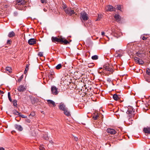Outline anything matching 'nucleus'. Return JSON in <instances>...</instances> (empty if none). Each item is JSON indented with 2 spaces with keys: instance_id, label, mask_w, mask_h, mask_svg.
Instances as JSON below:
<instances>
[{
  "instance_id": "nucleus-52",
  "label": "nucleus",
  "mask_w": 150,
  "mask_h": 150,
  "mask_svg": "<svg viewBox=\"0 0 150 150\" xmlns=\"http://www.w3.org/2000/svg\"><path fill=\"white\" fill-rule=\"evenodd\" d=\"M105 34V33L104 32H101V35H103Z\"/></svg>"
},
{
  "instance_id": "nucleus-2",
  "label": "nucleus",
  "mask_w": 150,
  "mask_h": 150,
  "mask_svg": "<svg viewBox=\"0 0 150 150\" xmlns=\"http://www.w3.org/2000/svg\"><path fill=\"white\" fill-rule=\"evenodd\" d=\"M134 111L133 110V108L130 106H129L128 107V110L127 112V113L129 115V118L128 120L132 121V120L131 119L132 117H134Z\"/></svg>"
},
{
  "instance_id": "nucleus-30",
  "label": "nucleus",
  "mask_w": 150,
  "mask_h": 150,
  "mask_svg": "<svg viewBox=\"0 0 150 150\" xmlns=\"http://www.w3.org/2000/svg\"><path fill=\"white\" fill-rule=\"evenodd\" d=\"M98 114H97L96 115H94L93 116V118L94 120H96L98 119Z\"/></svg>"
},
{
  "instance_id": "nucleus-51",
  "label": "nucleus",
  "mask_w": 150,
  "mask_h": 150,
  "mask_svg": "<svg viewBox=\"0 0 150 150\" xmlns=\"http://www.w3.org/2000/svg\"><path fill=\"white\" fill-rule=\"evenodd\" d=\"M148 35V34H144L143 35H144V36H145V37H147Z\"/></svg>"
},
{
  "instance_id": "nucleus-38",
  "label": "nucleus",
  "mask_w": 150,
  "mask_h": 150,
  "mask_svg": "<svg viewBox=\"0 0 150 150\" xmlns=\"http://www.w3.org/2000/svg\"><path fill=\"white\" fill-rule=\"evenodd\" d=\"M12 42V41L11 40H7V42H6V44L7 45H9L11 44Z\"/></svg>"
},
{
  "instance_id": "nucleus-27",
  "label": "nucleus",
  "mask_w": 150,
  "mask_h": 150,
  "mask_svg": "<svg viewBox=\"0 0 150 150\" xmlns=\"http://www.w3.org/2000/svg\"><path fill=\"white\" fill-rule=\"evenodd\" d=\"M137 63H139V64H144V62L141 59H139V60H138Z\"/></svg>"
},
{
  "instance_id": "nucleus-28",
  "label": "nucleus",
  "mask_w": 150,
  "mask_h": 150,
  "mask_svg": "<svg viewBox=\"0 0 150 150\" xmlns=\"http://www.w3.org/2000/svg\"><path fill=\"white\" fill-rule=\"evenodd\" d=\"M62 6L63 9L64 10V11H65V10H66L68 8L64 4H63Z\"/></svg>"
},
{
  "instance_id": "nucleus-45",
  "label": "nucleus",
  "mask_w": 150,
  "mask_h": 150,
  "mask_svg": "<svg viewBox=\"0 0 150 150\" xmlns=\"http://www.w3.org/2000/svg\"><path fill=\"white\" fill-rule=\"evenodd\" d=\"M40 150H45V148L42 146H40L39 147Z\"/></svg>"
},
{
  "instance_id": "nucleus-48",
  "label": "nucleus",
  "mask_w": 150,
  "mask_h": 150,
  "mask_svg": "<svg viewBox=\"0 0 150 150\" xmlns=\"http://www.w3.org/2000/svg\"><path fill=\"white\" fill-rule=\"evenodd\" d=\"M102 69V68L101 67L99 68V69L98 70V71L99 72V73L100 74H101V73H102V72H103L102 71H100V70L101 69Z\"/></svg>"
},
{
  "instance_id": "nucleus-42",
  "label": "nucleus",
  "mask_w": 150,
  "mask_h": 150,
  "mask_svg": "<svg viewBox=\"0 0 150 150\" xmlns=\"http://www.w3.org/2000/svg\"><path fill=\"white\" fill-rule=\"evenodd\" d=\"M35 115V113L34 112H32L30 114V115L32 116H34Z\"/></svg>"
},
{
  "instance_id": "nucleus-8",
  "label": "nucleus",
  "mask_w": 150,
  "mask_h": 150,
  "mask_svg": "<svg viewBox=\"0 0 150 150\" xmlns=\"http://www.w3.org/2000/svg\"><path fill=\"white\" fill-rule=\"evenodd\" d=\"M52 93L54 95H57L59 93L58 88L55 86H52L51 88Z\"/></svg>"
},
{
  "instance_id": "nucleus-37",
  "label": "nucleus",
  "mask_w": 150,
  "mask_h": 150,
  "mask_svg": "<svg viewBox=\"0 0 150 150\" xmlns=\"http://www.w3.org/2000/svg\"><path fill=\"white\" fill-rule=\"evenodd\" d=\"M146 73L149 75H150V69L148 68L146 70Z\"/></svg>"
},
{
  "instance_id": "nucleus-4",
  "label": "nucleus",
  "mask_w": 150,
  "mask_h": 150,
  "mask_svg": "<svg viewBox=\"0 0 150 150\" xmlns=\"http://www.w3.org/2000/svg\"><path fill=\"white\" fill-rule=\"evenodd\" d=\"M80 18L84 21H87L88 19V15L84 11H83L81 12Z\"/></svg>"
},
{
  "instance_id": "nucleus-23",
  "label": "nucleus",
  "mask_w": 150,
  "mask_h": 150,
  "mask_svg": "<svg viewBox=\"0 0 150 150\" xmlns=\"http://www.w3.org/2000/svg\"><path fill=\"white\" fill-rule=\"evenodd\" d=\"M113 98L114 100H117L119 99V97L116 94H115L113 95Z\"/></svg>"
},
{
  "instance_id": "nucleus-24",
  "label": "nucleus",
  "mask_w": 150,
  "mask_h": 150,
  "mask_svg": "<svg viewBox=\"0 0 150 150\" xmlns=\"http://www.w3.org/2000/svg\"><path fill=\"white\" fill-rule=\"evenodd\" d=\"M62 67V65L61 64H58L55 67V68L57 69H59L61 68Z\"/></svg>"
},
{
  "instance_id": "nucleus-19",
  "label": "nucleus",
  "mask_w": 150,
  "mask_h": 150,
  "mask_svg": "<svg viewBox=\"0 0 150 150\" xmlns=\"http://www.w3.org/2000/svg\"><path fill=\"white\" fill-rule=\"evenodd\" d=\"M15 34L13 31H12L9 32L8 35V36L10 38L13 37L15 36Z\"/></svg>"
},
{
  "instance_id": "nucleus-55",
  "label": "nucleus",
  "mask_w": 150,
  "mask_h": 150,
  "mask_svg": "<svg viewBox=\"0 0 150 150\" xmlns=\"http://www.w3.org/2000/svg\"><path fill=\"white\" fill-rule=\"evenodd\" d=\"M28 71H26V70L25 69V70L24 72V73L25 74H26L27 72Z\"/></svg>"
},
{
  "instance_id": "nucleus-46",
  "label": "nucleus",
  "mask_w": 150,
  "mask_h": 150,
  "mask_svg": "<svg viewBox=\"0 0 150 150\" xmlns=\"http://www.w3.org/2000/svg\"><path fill=\"white\" fill-rule=\"evenodd\" d=\"M14 16H17L18 15V13L17 11H15L13 13Z\"/></svg>"
},
{
  "instance_id": "nucleus-16",
  "label": "nucleus",
  "mask_w": 150,
  "mask_h": 150,
  "mask_svg": "<svg viewBox=\"0 0 150 150\" xmlns=\"http://www.w3.org/2000/svg\"><path fill=\"white\" fill-rule=\"evenodd\" d=\"M14 126L15 128L19 131H21L23 129L22 127L20 125L16 124Z\"/></svg>"
},
{
  "instance_id": "nucleus-34",
  "label": "nucleus",
  "mask_w": 150,
  "mask_h": 150,
  "mask_svg": "<svg viewBox=\"0 0 150 150\" xmlns=\"http://www.w3.org/2000/svg\"><path fill=\"white\" fill-rule=\"evenodd\" d=\"M23 75H22L18 79V82H20L23 78Z\"/></svg>"
},
{
  "instance_id": "nucleus-49",
  "label": "nucleus",
  "mask_w": 150,
  "mask_h": 150,
  "mask_svg": "<svg viewBox=\"0 0 150 150\" xmlns=\"http://www.w3.org/2000/svg\"><path fill=\"white\" fill-rule=\"evenodd\" d=\"M111 79L110 78H108L107 79V81L109 82L110 83L111 81Z\"/></svg>"
},
{
  "instance_id": "nucleus-57",
  "label": "nucleus",
  "mask_w": 150,
  "mask_h": 150,
  "mask_svg": "<svg viewBox=\"0 0 150 150\" xmlns=\"http://www.w3.org/2000/svg\"><path fill=\"white\" fill-rule=\"evenodd\" d=\"M91 65V64H89L88 65V67H90Z\"/></svg>"
},
{
  "instance_id": "nucleus-21",
  "label": "nucleus",
  "mask_w": 150,
  "mask_h": 150,
  "mask_svg": "<svg viewBox=\"0 0 150 150\" xmlns=\"http://www.w3.org/2000/svg\"><path fill=\"white\" fill-rule=\"evenodd\" d=\"M107 9L108 10L110 11H113L114 9L113 7L112 6H107Z\"/></svg>"
},
{
  "instance_id": "nucleus-50",
  "label": "nucleus",
  "mask_w": 150,
  "mask_h": 150,
  "mask_svg": "<svg viewBox=\"0 0 150 150\" xmlns=\"http://www.w3.org/2000/svg\"><path fill=\"white\" fill-rule=\"evenodd\" d=\"M74 140L75 141H77L78 140V138L76 137H74Z\"/></svg>"
},
{
  "instance_id": "nucleus-44",
  "label": "nucleus",
  "mask_w": 150,
  "mask_h": 150,
  "mask_svg": "<svg viewBox=\"0 0 150 150\" xmlns=\"http://www.w3.org/2000/svg\"><path fill=\"white\" fill-rule=\"evenodd\" d=\"M38 55L40 57H42L43 56V54L42 52H39L38 54Z\"/></svg>"
},
{
  "instance_id": "nucleus-20",
  "label": "nucleus",
  "mask_w": 150,
  "mask_h": 150,
  "mask_svg": "<svg viewBox=\"0 0 150 150\" xmlns=\"http://www.w3.org/2000/svg\"><path fill=\"white\" fill-rule=\"evenodd\" d=\"M61 40L62 41H61L60 42L63 43L64 45H67L69 43V42L66 39L64 40L63 38H61Z\"/></svg>"
},
{
  "instance_id": "nucleus-12",
  "label": "nucleus",
  "mask_w": 150,
  "mask_h": 150,
  "mask_svg": "<svg viewBox=\"0 0 150 150\" xmlns=\"http://www.w3.org/2000/svg\"><path fill=\"white\" fill-rule=\"evenodd\" d=\"M59 107L60 110L63 111L64 110L67 108L66 107V106L64 105V103H61L60 104Z\"/></svg>"
},
{
  "instance_id": "nucleus-7",
  "label": "nucleus",
  "mask_w": 150,
  "mask_h": 150,
  "mask_svg": "<svg viewBox=\"0 0 150 150\" xmlns=\"http://www.w3.org/2000/svg\"><path fill=\"white\" fill-rule=\"evenodd\" d=\"M124 54V51L121 50L116 51L115 56L116 57H120L123 56Z\"/></svg>"
},
{
  "instance_id": "nucleus-29",
  "label": "nucleus",
  "mask_w": 150,
  "mask_h": 150,
  "mask_svg": "<svg viewBox=\"0 0 150 150\" xmlns=\"http://www.w3.org/2000/svg\"><path fill=\"white\" fill-rule=\"evenodd\" d=\"M13 105L16 107H17V101L16 100H14L13 101Z\"/></svg>"
},
{
  "instance_id": "nucleus-31",
  "label": "nucleus",
  "mask_w": 150,
  "mask_h": 150,
  "mask_svg": "<svg viewBox=\"0 0 150 150\" xmlns=\"http://www.w3.org/2000/svg\"><path fill=\"white\" fill-rule=\"evenodd\" d=\"M13 113L14 114L16 115H19V114H20V113H19L17 111H16V110H15L13 111Z\"/></svg>"
},
{
  "instance_id": "nucleus-11",
  "label": "nucleus",
  "mask_w": 150,
  "mask_h": 150,
  "mask_svg": "<svg viewBox=\"0 0 150 150\" xmlns=\"http://www.w3.org/2000/svg\"><path fill=\"white\" fill-rule=\"evenodd\" d=\"M36 40L34 38H31L28 41V44L30 45H32L36 44Z\"/></svg>"
},
{
  "instance_id": "nucleus-33",
  "label": "nucleus",
  "mask_w": 150,
  "mask_h": 150,
  "mask_svg": "<svg viewBox=\"0 0 150 150\" xmlns=\"http://www.w3.org/2000/svg\"><path fill=\"white\" fill-rule=\"evenodd\" d=\"M102 16L101 15L99 14H98V18L96 20V21H99L100 20L101 18H102Z\"/></svg>"
},
{
  "instance_id": "nucleus-36",
  "label": "nucleus",
  "mask_w": 150,
  "mask_h": 150,
  "mask_svg": "<svg viewBox=\"0 0 150 150\" xmlns=\"http://www.w3.org/2000/svg\"><path fill=\"white\" fill-rule=\"evenodd\" d=\"M141 38H142V40H146L148 38L147 37H145V36H144L143 35H142Z\"/></svg>"
},
{
  "instance_id": "nucleus-15",
  "label": "nucleus",
  "mask_w": 150,
  "mask_h": 150,
  "mask_svg": "<svg viewBox=\"0 0 150 150\" xmlns=\"http://www.w3.org/2000/svg\"><path fill=\"white\" fill-rule=\"evenodd\" d=\"M143 131L144 133L146 134H150V127H144V128Z\"/></svg>"
},
{
  "instance_id": "nucleus-35",
  "label": "nucleus",
  "mask_w": 150,
  "mask_h": 150,
  "mask_svg": "<svg viewBox=\"0 0 150 150\" xmlns=\"http://www.w3.org/2000/svg\"><path fill=\"white\" fill-rule=\"evenodd\" d=\"M137 56H138L139 57H140L141 58H142L143 57L144 55H145L144 54H141L140 53H137Z\"/></svg>"
},
{
  "instance_id": "nucleus-14",
  "label": "nucleus",
  "mask_w": 150,
  "mask_h": 150,
  "mask_svg": "<svg viewBox=\"0 0 150 150\" xmlns=\"http://www.w3.org/2000/svg\"><path fill=\"white\" fill-rule=\"evenodd\" d=\"M46 100L49 105L50 106V105H52L54 107L56 106V105L55 102L52 100Z\"/></svg>"
},
{
  "instance_id": "nucleus-26",
  "label": "nucleus",
  "mask_w": 150,
  "mask_h": 150,
  "mask_svg": "<svg viewBox=\"0 0 150 150\" xmlns=\"http://www.w3.org/2000/svg\"><path fill=\"white\" fill-rule=\"evenodd\" d=\"M98 58V56L96 55L93 56L91 57L92 59L94 60L97 59Z\"/></svg>"
},
{
  "instance_id": "nucleus-6",
  "label": "nucleus",
  "mask_w": 150,
  "mask_h": 150,
  "mask_svg": "<svg viewBox=\"0 0 150 150\" xmlns=\"http://www.w3.org/2000/svg\"><path fill=\"white\" fill-rule=\"evenodd\" d=\"M64 12L66 14L70 16L75 13L74 11L71 8L69 7H68L66 10H65Z\"/></svg>"
},
{
  "instance_id": "nucleus-43",
  "label": "nucleus",
  "mask_w": 150,
  "mask_h": 150,
  "mask_svg": "<svg viewBox=\"0 0 150 150\" xmlns=\"http://www.w3.org/2000/svg\"><path fill=\"white\" fill-rule=\"evenodd\" d=\"M116 8L119 10H120L121 9V7L120 5H117L116 7Z\"/></svg>"
},
{
  "instance_id": "nucleus-22",
  "label": "nucleus",
  "mask_w": 150,
  "mask_h": 150,
  "mask_svg": "<svg viewBox=\"0 0 150 150\" xmlns=\"http://www.w3.org/2000/svg\"><path fill=\"white\" fill-rule=\"evenodd\" d=\"M68 109L67 108L65 110H64V114L67 116H70L71 115L70 113V112L69 111H68Z\"/></svg>"
},
{
  "instance_id": "nucleus-53",
  "label": "nucleus",
  "mask_w": 150,
  "mask_h": 150,
  "mask_svg": "<svg viewBox=\"0 0 150 150\" xmlns=\"http://www.w3.org/2000/svg\"><path fill=\"white\" fill-rule=\"evenodd\" d=\"M4 93V92L3 91H0V94H1V93L3 94V93Z\"/></svg>"
},
{
  "instance_id": "nucleus-25",
  "label": "nucleus",
  "mask_w": 150,
  "mask_h": 150,
  "mask_svg": "<svg viewBox=\"0 0 150 150\" xmlns=\"http://www.w3.org/2000/svg\"><path fill=\"white\" fill-rule=\"evenodd\" d=\"M6 70L8 71V72L9 73L11 72V68L9 67H6Z\"/></svg>"
},
{
  "instance_id": "nucleus-39",
  "label": "nucleus",
  "mask_w": 150,
  "mask_h": 150,
  "mask_svg": "<svg viewBox=\"0 0 150 150\" xmlns=\"http://www.w3.org/2000/svg\"><path fill=\"white\" fill-rule=\"evenodd\" d=\"M41 3L42 4H46L47 3V0H40Z\"/></svg>"
},
{
  "instance_id": "nucleus-17",
  "label": "nucleus",
  "mask_w": 150,
  "mask_h": 150,
  "mask_svg": "<svg viewBox=\"0 0 150 150\" xmlns=\"http://www.w3.org/2000/svg\"><path fill=\"white\" fill-rule=\"evenodd\" d=\"M114 18L117 22H120L121 20V17L118 14H115L114 16Z\"/></svg>"
},
{
  "instance_id": "nucleus-54",
  "label": "nucleus",
  "mask_w": 150,
  "mask_h": 150,
  "mask_svg": "<svg viewBox=\"0 0 150 150\" xmlns=\"http://www.w3.org/2000/svg\"><path fill=\"white\" fill-rule=\"evenodd\" d=\"M0 150H4V149L2 147H0Z\"/></svg>"
},
{
  "instance_id": "nucleus-10",
  "label": "nucleus",
  "mask_w": 150,
  "mask_h": 150,
  "mask_svg": "<svg viewBox=\"0 0 150 150\" xmlns=\"http://www.w3.org/2000/svg\"><path fill=\"white\" fill-rule=\"evenodd\" d=\"M107 132L111 134H115L116 132L114 129L111 128H108L107 130Z\"/></svg>"
},
{
  "instance_id": "nucleus-5",
  "label": "nucleus",
  "mask_w": 150,
  "mask_h": 150,
  "mask_svg": "<svg viewBox=\"0 0 150 150\" xmlns=\"http://www.w3.org/2000/svg\"><path fill=\"white\" fill-rule=\"evenodd\" d=\"M103 68L106 71L110 72L111 73H112L113 71L112 67L110 66L108 64H106L104 65Z\"/></svg>"
},
{
  "instance_id": "nucleus-18",
  "label": "nucleus",
  "mask_w": 150,
  "mask_h": 150,
  "mask_svg": "<svg viewBox=\"0 0 150 150\" xmlns=\"http://www.w3.org/2000/svg\"><path fill=\"white\" fill-rule=\"evenodd\" d=\"M54 75V72L53 71H50L49 72L48 74V76L50 78L52 79L54 78L53 76Z\"/></svg>"
},
{
  "instance_id": "nucleus-56",
  "label": "nucleus",
  "mask_w": 150,
  "mask_h": 150,
  "mask_svg": "<svg viewBox=\"0 0 150 150\" xmlns=\"http://www.w3.org/2000/svg\"><path fill=\"white\" fill-rule=\"evenodd\" d=\"M43 10H44V11L45 12H46L47 11V10L45 8H44Z\"/></svg>"
},
{
  "instance_id": "nucleus-13",
  "label": "nucleus",
  "mask_w": 150,
  "mask_h": 150,
  "mask_svg": "<svg viewBox=\"0 0 150 150\" xmlns=\"http://www.w3.org/2000/svg\"><path fill=\"white\" fill-rule=\"evenodd\" d=\"M18 90L20 92H24L26 90V88L25 86L23 85H20L18 88Z\"/></svg>"
},
{
  "instance_id": "nucleus-32",
  "label": "nucleus",
  "mask_w": 150,
  "mask_h": 150,
  "mask_svg": "<svg viewBox=\"0 0 150 150\" xmlns=\"http://www.w3.org/2000/svg\"><path fill=\"white\" fill-rule=\"evenodd\" d=\"M8 98L9 100H10V101L11 102L12 101V100L11 98L10 93L9 92H8Z\"/></svg>"
},
{
  "instance_id": "nucleus-9",
  "label": "nucleus",
  "mask_w": 150,
  "mask_h": 150,
  "mask_svg": "<svg viewBox=\"0 0 150 150\" xmlns=\"http://www.w3.org/2000/svg\"><path fill=\"white\" fill-rule=\"evenodd\" d=\"M51 40L52 42H60L61 40V38H58L57 37H52L51 38Z\"/></svg>"
},
{
  "instance_id": "nucleus-41",
  "label": "nucleus",
  "mask_w": 150,
  "mask_h": 150,
  "mask_svg": "<svg viewBox=\"0 0 150 150\" xmlns=\"http://www.w3.org/2000/svg\"><path fill=\"white\" fill-rule=\"evenodd\" d=\"M20 117H22V118H26L27 117L25 115H21V113L20 114H19V115Z\"/></svg>"
},
{
  "instance_id": "nucleus-1",
  "label": "nucleus",
  "mask_w": 150,
  "mask_h": 150,
  "mask_svg": "<svg viewBox=\"0 0 150 150\" xmlns=\"http://www.w3.org/2000/svg\"><path fill=\"white\" fill-rule=\"evenodd\" d=\"M29 2V0H16L15 7L16 8L20 10H25L26 6L24 5L26 3Z\"/></svg>"
},
{
  "instance_id": "nucleus-47",
  "label": "nucleus",
  "mask_w": 150,
  "mask_h": 150,
  "mask_svg": "<svg viewBox=\"0 0 150 150\" xmlns=\"http://www.w3.org/2000/svg\"><path fill=\"white\" fill-rule=\"evenodd\" d=\"M29 65L28 64H27L26 65V68L25 69V70H26V71H28L29 69Z\"/></svg>"
},
{
  "instance_id": "nucleus-3",
  "label": "nucleus",
  "mask_w": 150,
  "mask_h": 150,
  "mask_svg": "<svg viewBox=\"0 0 150 150\" xmlns=\"http://www.w3.org/2000/svg\"><path fill=\"white\" fill-rule=\"evenodd\" d=\"M111 31L115 36L117 37L120 35V30L117 29L116 27H112L111 28Z\"/></svg>"
},
{
  "instance_id": "nucleus-40",
  "label": "nucleus",
  "mask_w": 150,
  "mask_h": 150,
  "mask_svg": "<svg viewBox=\"0 0 150 150\" xmlns=\"http://www.w3.org/2000/svg\"><path fill=\"white\" fill-rule=\"evenodd\" d=\"M139 58L137 57H135L134 58V60L137 63L138 60H139Z\"/></svg>"
}]
</instances>
